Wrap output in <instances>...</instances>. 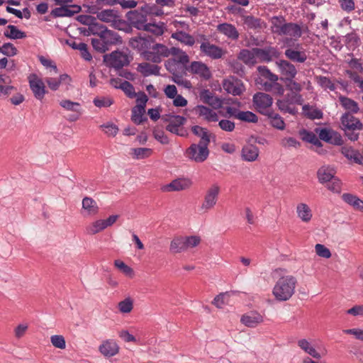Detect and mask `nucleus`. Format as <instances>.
Listing matches in <instances>:
<instances>
[{
  "mask_svg": "<svg viewBox=\"0 0 363 363\" xmlns=\"http://www.w3.org/2000/svg\"><path fill=\"white\" fill-rule=\"evenodd\" d=\"M94 34L99 35L100 38L92 39L91 45L96 50L100 52H105L108 50V45L115 43L117 40V33L108 30L105 26L96 30Z\"/></svg>",
  "mask_w": 363,
  "mask_h": 363,
  "instance_id": "nucleus-2",
  "label": "nucleus"
},
{
  "mask_svg": "<svg viewBox=\"0 0 363 363\" xmlns=\"http://www.w3.org/2000/svg\"><path fill=\"white\" fill-rule=\"evenodd\" d=\"M160 67L147 62L140 63L138 66V71L144 77H148L150 75L159 76L160 75Z\"/></svg>",
  "mask_w": 363,
  "mask_h": 363,
  "instance_id": "nucleus-32",
  "label": "nucleus"
},
{
  "mask_svg": "<svg viewBox=\"0 0 363 363\" xmlns=\"http://www.w3.org/2000/svg\"><path fill=\"white\" fill-rule=\"evenodd\" d=\"M342 199L345 203L353 206L355 209L363 211V201L355 195L345 193L342 194Z\"/></svg>",
  "mask_w": 363,
  "mask_h": 363,
  "instance_id": "nucleus-43",
  "label": "nucleus"
},
{
  "mask_svg": "<svg viewBox=\"0 0 363 363\" xmlns=\"http://www.w3.org/2000/svg\"><path fill=\"white\" fill-rule=\"evenodd\" d=\"M275 64L280 75L279 79L283 82L296 77L298 70L291 62L287 60H279Z\"/></svg>",
  "mask_w": 363,
  "mask_h": 363,
  "instance_id": "nucleus-11",
  "label": "nucleus"
},
{
  "mask_svg": "<svg viewBox=\"0 0 363 363\" xmlns=\"http://www.w3.org/2000/svg\"><path fill=\"white\" fill-rule=\"evenodd\" d=\"M151 8L145 5L140 10L130 11L126 13L127 20L138 30H148L151 26H147V14L150 13Z\"/></svg>",
  "mask_w": 363,
  "mask_h": 363,
  "instance_id": "nucleus-3",
  "label": "nucleus"
},
{
  "mask_svg": "<svg viewBox=\"0 0 363 363\" xmlns=\"http://www.w3.org/2000/svg\"><path fill=\"white\" fill-rule=\"evenodd\" d=\"M154 43V39L150 35L141 36L138 35L130 39L129 45L135 50L140 52L141 56L143 57L145 52H148L150 49L151 45Z\"/></svg>",
  "mask_w": 363,
  "mask_h": 363,
  "instance_id": "nucleus-14",
  "label": "nucleus"
},
{
  "mask_svg": "<svg viewBox=\"0 0 363 363\" xmlns=\"http://www.w3.org/2000/svg\"><path fill=\"white\" fill-rule=\"evenodd\" d=\"M194 113L199 117H203L208 122L218 121L217 113L203 105H197L194 108Z\"/></svg>",
  "mask_w": 363,
  "mask_h": 363,
  "instance_id": "nucleus-28",
  "label": "nucleus"
},
{
  "mask_svg": "<svg viewBox=\"0 0 363 363\" xmlns=\"http://www.w3.org/2000/svg\"><path fill=\"white\" fill-rule=\"evenodd\" d=\"M259 148L254 145L247 144L243 146L241 157L244 161L255 162L259 157Z\"/></svg>",
  "mask_w": 363,
  "mask_h": 363,
  "instance_id": "nucleus-30",
  "label": "nucleus"
},
{
  "mask_svg": "<svg viewBox=\"0 0 363 363\" xmlns=\"http://www.w3.org/2000/svg\"><path fill=\"white\" fill-rule=\"evenodd\" d=\"M133 308V302L130 298H126L118 303V309L123 313H130Z\"/></svg>",
  "mask_w": 363,
  "mask_h": 363,
  "instance_id": "nucleus-61",
  "label": "nucleus"
},
{
  "mask_svg": "<svg viewBox=\"0 0 363 363\" xmlns=\"http://www.w3.org/2000/svg\"><path fill=\"white\" fill-rule=\"evenodd\" d=\"M360 39L357 33H350L345 35V45L349 50H354L359 46Z\"/></svg>",
  "mask_w": 363,
  "mask_h": 363,
  "instance_id": "nucleus-51",
  "label": "nucleus"
},
{
  "mask_svg": "<svg viewBox=\"0 0 363 363\" xmlns=\"http://www.w3.org/2000/svg\"><path fill=\"white\" fill-rule=\"evenodd\" d=\"M272 101L271 96L263 92H258L253 96V104L256 110L263 115L272 111L269 108Z\"/></svg>",
  "mask_w": 363,
  "mask_h": 363,
  "instance_id": "nucleus-13",
  "label": "nucleus"
},
{
  "mask_svg": "<svg viewBox=\"0 0 363 363\" xmlns=\"http://www.w3.org/2000/svg\"><path fill=\"white\" fill-rule=\"evenodd\" d=\"M82 208L89 216H94L99 212V206L96 202L90 197H84L82 200Z\"/></svg>",
  "mask_w": 363,
  "mask_h": 363,
  "instance_id": "nucleus-41",
  "label": "nucleus"
},
{
  "mask_svg": "<svg viewBox=\"0 0 363 363\" xmlns=\"http://www.w3.org/2000/svg\"><path fill=\"white\" fill-rule=\"evenodd\" d=\"M99 350L104 357H111L118 353L119 346L115 340L108 339L102 342Z\"/></svg>",
  "mask_w": 363,
  "mask_h": 363,
  "instance_id": "nucleus-22",
  "label": "nucleus"
},
{
  "mask_svg": "<svg viewBox=\"0 0 363 363\" xmlns=\"http://www.w3.org/2000/svg\"><path fill=\"white\" fill-rule=\"evenodd\" d=\"M303 102V99L301 94H291L288 93L282 99H278L276 104L279 110L282 113H288L294 116L298 113V109L295 105H301Z\"/></svg>",
  "mask_w": 363,
  "mask_h": 363,
  "instance_id": "nucleus-4",
  "label": "nucleus"
},
{
  "mask_svg": "<svg viewBox=\"0 0 363 363\" xmlns=\"http://www.w3.org/2000/svg\"><path fill=\"white\" fill-rule=\"evenodd\" d=\"M237 119L241 121L253 123H255L258 121V117L257 115L249 111H240V113H238Z\"/></svg>",
  "mask_w": 363,
  "mask_h": 363,
  "instance_id": "nucleus-54",
  "label": "nucleus"
},
{
  "mask_svg": "<svg viewBox=\"0 0 363 363\" xmlns=\"http://www.w3.org/2000/svg\"><path fill=\"white\" fill-rule=\"evenodd\" d=\"M203 40L200 45L201 53L213 60H218L223 57L225 55V52L220 47L211 44L205 35H203Z\"/></svg>",
  "mask_w": 363,
  "mask_h": 363,
  "instance_id": "nucleus-12",
  "label": "nucleus"
},
{
  "mask_svg": "<svg viewBox=\"0 0 363 363\" xmlns=\"http://www.w3.org/2000/svg\"><path fill=\"white\" fill-rule=\"evenodd\" d=\"M303 111L304 115L310 119H320L323 115L320 109L311 107L309 105H304Z\"/></svg>",
  "mask_w": 363,
  "mask_h": 363,
  "instance_id": "nucleus-49",
  "label": "nucleus"
},
{
  "mask_svg": "<svg viewBox=\"0 0 363 363\" xmlns=\"http://www.w3.org/2000/svg\"><path fill=\"white\" fill-rule=\"evenodd\" d=\"M82 7L79 5H68V6H59L52 9L50 16L52 18L72 17L81 11Z\"/></svg>",
  "mask_w": 363,
  "mask_h": 363,
  "instance_id": "nucleus-20",
  "label": "nucleus"
},
{
  "mask_svg": "<svg viewBox=\"0 0 363 363\" xmlns=\"http://www.w3.org/2000/svg\"><path fill=\"white\" fill-rule=\"evenodd\" d=\"M171 37L172 38L175 39L182 44L188 46H192L195 43V39L194 36L184 30H177L172 34Z\"/></svg>",
  "mask_w": 363,
  "mask_h": 363,
  "instance_id": "nucleus-36",
  "label": "nucleus"
},
{
  "mask_svg": "<svg viewBox=\"0 0 363 363\" xmlns=\"http://www.w3.org/2000/svg\"><path fill=\"white\" fill-rule=\"evenodd\" d=\"M118 18V11L114 9L101 10L97 17L99 20L105 23H116Z\"/></svg>",
  "mask_w": 363,
  "mask_h": 363,
  "instance_id": "nucleus-37",
  "label": "nucleus"
},
{
  "mask_svg": "<svg viewBox=\"0 0 363 363\" xmlns=\"http://www.w3.org/2000/svg\"><path fill=\"white\" fill-rule=\"evenodd\" d=\"M284 55L289 61L295 63H304L308 59L306 51L300 43L294 46L286 45Z\"/></svg>",
  "mask_w": 363,
  "mask_h": 363,
  "instance_id": "nucleus-10",
  "label": "nucleus"
},
{
  "mask_svg": "<svg viewBox=\"0 0 363 363\" xmlns=\"http://www.w3.org/2000/svg\"><path fill=\"white\" fill-rule=\"evenodd\" d=\"M244 27L248 30H258L265 28L264 22L252 15H241Z\"/></svg>",
  "mask_w": 363,
  "mask_h": 363,
  "instance_id": "nucleus-24",
  "label": "nucleus"
},
{
  "mask_svg": "<svg viewBox=\"0 0 363 363\" xmlns=\"http://www.w3.org/2000/svg\"><path fill=\"white\" fill-rule=\"evenodd\" d=\"M60 105L65 109L70 111H77L81 109V105L78 102H74L70 100H62Z\"/></svg>",
  "mask_w": 363,
  "mask_h": 363,
  "instance_id": "nucleus-63",
  "label": "nucleus"
},
{
  "mask_svg": "<svg viewBox=\"0 0 363 363\" xmlns=\"http://www.w3.org/2000/svg\"><path fill=\"white\" fill-rule=\"evenodd\" d=\"M45 81L50 89L56 91L58 89L61 83H69L71 81V79L69 75L63 74H60L59 78L47 77Z\"/></svg>",
  "mask_w": 363,
  "mask_h": 363,
  "instance_id": "nucleus-39",
  "label": "nucleus"
},
{
  "mask_svg": "<svg viewBox=\"0 0 363 363\" xmlns=\"http://www.w3.org/2000/svg\"><path fill=\"white\" fill-rule=\"evenodd\" d=\"M296 213L298 217L305 223L309 222L313 216L311 209L304 203H301L297 205Z\"/></svg>",
  "mask_w": 363,
  "mask_h": 363,
  "instance_id": "nucleus-38",
  "label": "nucleus"
},
{
  "mask_svg": "<svg viewBox=\"0 0 363 363\" xmlns=\"http://www.w3.org/2000/svg\"><path fill=\"white\" fill-rule=\"evenodd\" d=\"M327 188L333 193L339 194L341 191V181L335 177L332 180L328 182Z\"/></svg>",
  "mask_w": 363,
  "mask_h": 363,
  "instance_id": "nucleus-64",
  "label": "nucleus"
},
{
  "mask_svg": "<svg viewBox=\"0 0 363 363\" xmlns=\"http://www.w3.org/2000/svg\"><path fill=\"white\" fill-rule=\"evenodd\" d=\"M164 120L168 122L166 130L172 133L181 137L188 135V131L184 128L186 118L179 115H167Z\"/></svg>",
  "mask_w": 363,
  "mask_h": 363,
  "instance_id": "nucleus-7",
  "label": "nucleus"
},
{
  "mask_svg": "<svg viewBox=\"0 0 363 363\" xmlns=\"http://www.w3.org/2000/svg\"><path fill=\"white\" fill-rule=\"evenodd\" d=\"M336 174L335 168L332 165H323L317 171L319 183L324 184L332 180Z\"/></svg>",
  "mask_w": 363,
  "mask_h": 363,
  "instance_id": "nucleus-23",
  "label": "nucleus"
},
{
  "mask_svg": "<svg viewBox=\"0 0 363 363\" xmlns=\"http://www.w3.org/2000/svg\"><path fill=\"white\" fill-rule=\"evenodd\" d=\"M298 345L313 357L316 359H320L321 357L320 354L311 345V344L306 339L298 340Z\"/></svg>",
  "mask_w": 363,
  "mask_h": 363,
  "instance_id": "nucleus-48",
  "label": "nucleus"
},
{
  "mask_svg": "<svg viewBox=\"0 0 363 363\" xmlns=\"http://www.w3.org/2000/svg\"><path fill=\"white\" fill-rule=\"evenodd\" d=\"M170 55H172L173 57L172 59L176 64H181L185 68L187 67L186 65L189 62V57L184 51L178 48L172 47L170 48Z\"/></svg>",
  "mask_w": 363,
  "mask_h": 363,
  "instance_id": "nucleus-33",
  "label": "nucleus"
},
{
  "mask_svg": "<svg viewBox=\"0 0 363 363\" xmlns=\"http://www.w3.org/2000/svg\"><path fill=\"white\" fill-rule=\"evenodd\" d=\"M104 61L106 65L119 69L130 63V56L125 51H113L109 55L104 56Z\"/></svg>",
  "mask_w": 363,
  "mask_h": 363,
  "instance_id": "nucleus-8",
  "label": "nucleus"
},
{
  "mask_svg": "<svg viewBox=\"0 0 363 363\" xmlns=\"http://www.w3.org/2000/svg\"><path fill=\"white\" fill-rule=\"evenodd\" d=\"M192 182L189 178H178L173 180L168 184L164 185L161 189L164 192L179 191L189 189Z\"/></svg>",
  "mask_w": 363,
  "mask_h": 363,
  "instance_id": "nucleus-18",
  "label": "nucleus"
},
{
  "mask_svg": "<svg viewBox=\"0 0 363 363\" xmlns=\"http://www.w3.org/2000/svg\"><path fill=\"white\" fill-rule=\"evenodd\" d=\"M317 83L325 89H330L334 91L335 89V85L333 82L325 76H317L315 77Z\"/></svg>",
  "mask_w": 363,
  "mask_h": 363,
  "instance_id": "nucleus-56",
  "label": "nucleus"
},
{
  "mask_svg": "<svg viewBox=\"0 0 363 363\" xmlns=\"http://www.w3.org/2000/svg\"><path fill=\"white\" fill-rule=\"evenodd\" d=\"M257 71L260 77L264 79H268L269 82H277L279 79L278 75L272 73L266 66H259Z\"/></svg>",
  "mask_w": 363,
  "mask_h": 363,
  "instance_id": "nucleus-55",
  "label": "nucleus"
},
{
  "mask_svg": "<svg viewBox=\"0 0 363 363\" xmlns=\"http://www.w3.org/2000/svg\"><path fill=\"white\" fill-rule=\"evenodd\" d=\"M66 43L74 50H79L82 57L86 61L92 59L91 55L88 51L87 45L84 43H77L74 40H68Z\"/></svg>",
  "mask_w": 363,
  "mask_h": 363,
  "instance_id": "nucleus-34",
  "label": "nucleus"
},
{
  "mask_svg": "<svg viewBox=\"0 0 363 363\" xmlns=\"http://www.w3.org/2000/svg\"><path fill=\"white\" fill-rule=\"evenodd\" d=\"M301 135L302 136L303 140L311 143L318 147H321L323 146L320 139L314 133L306 130H303L301 132Z\"/></svg>",
  "mask_w": 363,
  "mask_h": 363,
  "instance_id": "nucleus-47",
  "label": "nucleus"
},
{
  "mask_svg": "<svg viewBox=\"0 0 363 363\" xmlns=\"http://www.w3.org/2000/svg\"><path fill=\"white\" fill-rule=\"evenodd\" d=\"M106 228L103 220H97L86 227V233L89 235H95Z\"/></svg>",
  "mask_w": 363,
  "mask_h": 363,
  "instance_id": "nucleus-50",
  "label": "nucleus"
},
{
  "mask_svg": "<svg viewBox=\"0 0 363 363\" xmlns=\"http://www.w3.org/2000/svg\"><path fill=\"white\" fill-rule=\"evenodd\" d=\"M276 28L275 32L279 35H286L295 38H298L302 35L301 27L294 23H284L283 24H277L274 23Z\"/></svg>",
  "mask_w": 363,
  "mask_h": 363,
  "instance_id": "nucleus-16",
  "label": "nucleus"
},
{
  "mask_svg": "<svg viewBox=\"0 0 363 363\" xmlns=\"http://www.w3.org/2000/svg\"><path fill=\"white\" fill-rule=\"evenodd\" d=\"M200 100L215 109H218L222 107L223 101L216 96L209 89H202L199 92Z\"/></svg>",
  "mask_w": 363,
  "mask_h": 363,
  "instance_id": "nucleus-21",
  "label": "nucleus"
},
{
  "mask_svg": "<svg viewBox=\"0 0 363 363\" xmlns=\"http://www.w3.org/2000/svg\"><path fill=\"white\" fill-rule=\"evenodd\" d=\"M52 345L58 349L63 350L66 347V342L65 337L61 335H54L50 337Z\"/></svg>",
  "mask_w": 363,
  "mask_h": 363,
  "instance_id": "nucleus-62",
  "label": "nucleus"
},
{
  "mask_svg": "<svg viewBox=\"0 0 363 363\" xmlns=\"http://www.w3.org/2000/svg\"><path fill=\"white\" fill-rule=\"evenodd\" d=\"M4 35L6 38L12 40L23 39L26 37L25 32L20 30L18 28L13 25H9Z\"/></svg>",
  "mask_w": 363,
  "mask_h": 363,
  "instance_id": "nucleus-42",
  "label": "nucleus"
},
{
  "mask_svg": "<svg viewBox=\"0 0 363 363\" xmlns=\"http://www.w3.org/2000/svg\"><path fill=\"white\" fill-rule=\"evenodd\" d=\"M77 21L83 25L89 26V29L92 33H95V31L103 28L104 26L99 24L96 22V18L89 15H79L77 17Z\"/></svg>",
  "mask_w": 363,
  "mask_h": 363,
  "instance_id": "nucleus-31",
  "label": "nucleus"
},
{
  "mask_svg": "<svg viewBox=\"0 0 363 363\" xmlns=\"http://www.w3.org/2000/svg\"><path fill=\"white\" fill-rule=\"evenodd\" d=\"M134 156L136 159H144L148 157L152 153V150L146 147H138L132 149Z\"/></svg>",
  "mask_w": 363,
  "mask_h": 363,
  "instance_id": "nucleus-59",
  "label": "nucleus"
},
{
  "mask_svg": "<svg viewBox=\"0 0 363 363\" xmlns=\"http://www.w3.org/2000/svg\"><path fill=\"white\" fill-rule=\"evenodd\" d=\"M28 82L35 98L40 101L43 100L47 93L43 81L36 74H33L29 76Z\"/></svg>",
  "mask_w": 363,
  "mask_h": 363,
  "instance_id": "nucleus-17",
  "label": "nucleus"
},
{
  "mask_svg": "<svg viewBox=\"0 0 363 363\" xmlns=\"http://www.w3.org/2000/svg\"><path fill=\"white\" fill-rule=\"evenodd\" d=\"M339 101L342 107L348 111L347 113L352 112L356 113L359 111V106L356 101L354 100L347 98L346 96H340Z\"/></svg>",
  "mask_w": 363,
  "mask_h": 363,
  "instance_id": "nucleus-45",
  "label": "nucleus"
},
{
  "mask_svg": "<svg viewBox=\"0 0 363 363\" xmlns=\"http://www.w3.org/2000/svg\"><path fill=\"white\" fill-rule=\"evenodd\" d=\"M263 321V316L256 311H250L246 314H244L240 318V322L249 328H255Z\"/></svg>",
  "mask_w": 363,
  "mask_h": 363,
  "instance_id": "nucleus-26",
  "label": "nucleus"
},
{
  "mask_svg": "<svg viewBox=\"0 0 363 363\" xmlns=\"http://www.w3.org/2000/svg\"><path fill=\"white\" fill-rule=\"evenodd\" d=\"M209 144L192 143L184 152L185 157L190 161L202 163L205 162L209 156Z\"/></svg>",
  "mask_w": 363,
  "mask_h": 363,
  "instance_id": "nucleus-5",
  "label": "nucleus"
},
{
  "mask_svg": "<svg viewBox=\"0 0 363 363\" xmlns=\"http://www.w3.org/2000/svg\"><path fill=\"white\" fill-rule=\"evenodd\" d=\"M341 123L344 130H362L363 128V124L361 121L350 113H345L342 116Z\"/></svg>",
  "mask_w": 363,
  "mask_h": 363,
  "instance_id": "nucleus-27",
  "label": "nucleus"
},
{
  "mask_svg": "<svg viewBox=\"0 0 363 363\" xmlns=\"http://www.w3.org/2000/svg\"><path fill=\"white\" fill-rule=\"evenodd\" d=\"M265 116L268 117L270 125L274 128L278 130H284L285 128V122L279 114L274 113L272 110Z\"/></svg>",
  "mask_w": 363,
  "mask_h": 363,
  "instance_id": "nucleus-40",
  "label": "nucleus"
},
{
  "mask_svg": "<svg viewBox=\"0 0 363 363\" xmlns=\"http://www.w3.org/2000/svg\"><path fill=\"white\" fill-rule=\"evenodd\" d=\"M121 89L130 99L136 97L137 93L135 91L133 85L128 81H123L121 86Z\"/></svg>",
  "mask_w": 363,
  "mask_h": 363,
  "instance_id": "nucleus-58",
  "label": "nucleus"
},
{
  "mask_svg": "<svg viewBox=\"0 0 363 363\" xmlns=\"http://www.w3.org/2000/svg\"><path fill=\"white\" fill-rule=\"evenodd\" d=\"M238 58L248 65H253L257 62L254 48L250 50L247 49L242 50L238 55Z\"/></svg>",
  "mask_w": 363,
  "mask_h": 363,
  "instance_id": "nucleus-44",
  "label": "nucleus"
},
{
  "mask_svg": "<svg viewBox=\"0 0 363 363\" xmlns=\"http://www.w3.org/2000/svg\"><path fill=\"white\" fill-rule=\"evenodd\" d=\"M284 83L285 84L286 89L290 91L289 94H300V92L303 89L302 84L296 82L294 79L286 80L284 82Z\"/></svg>",
  "mask_w": 363,
  "mask_h": 363,
  "instance_id": "nucleus-53",
  "label": "nucleus"
},
{
  "mask_svg": "<svg viewBox=\"0 0 363 363\" xmlns=\"http://www.w3.org/2000/svg\"><path fill=\"white\" fill-rule=\"evenodd\" d=\"M0 52L8 57H13L17 54L16 48L11 43H5L0 46Z\"/></svg>",
  "mask_w": 363,
  "mask_h": 363,
  "instance_id": "nucleus-57",
  "label": "nucleus"
},
{
  "mask_svg": "<svg viewBox=\"0 0 363 363\" xmlns=\"http://www.w3.org/2000/svg\"><path fill=\"white\" fill-rule=\"evenodd\" d=\"M217 30L233 40H237L239 38V32L235 26L231 23H223L217 26Z\"/></svg>",
  "mask_w": 363,
  "mask_h": 363,
  "instance_id": "nucleus-29",
  "label": "nucleus"
},
{
  "mask_svg": "<svg viewBox=\"0 0 363 363\" xmlns=\"http://www.w3.org/2000/svg\"><path fill=\"white\" fill-rule=\"evenodd\" d=\"M297 279L292 275L281 276L275 283L272 294L279 301L289 300L295 293Z\"/></svg>",
  "mask_w": 363,
  "mask_h": 363,
  "instance_id": "nucleus-1",
  "label": "nucleus"
},
{
  "mask_svg": "<svg viewBox=\"0 0 363 363\" xmlns=\"http://www.w3.org/2000/svg\"><path fill=\"white\" fill-rule=\"evenodd\" d=\"M169 250L172 253H179L186 250L184 237H176L170 243Z\"/></svg>",
  "mask_w": 363,
  "mask_h": 363,
  "instance_id": "nucleus-46",
  "label": "nucleus"
},
{
  "mask_svg": "<svg viewBox=\"0 0 363 363\" xmlns=\"http://www.w3.org/2000/svg\"><path fill=\"white\" fill-rule=\"evenodd\" d=\"M191 130L194 135L200 138L199 143L210 144L211 133L206 128L196 125Z\"/></svg>",
  "mask_w": 363,
  "mask_h": 363,
  "instance_id": "nucleus-35",
  "label": "nucleus"
},
{
  "mask_svg": "<svg viewBox=\"0 0 363 363\" xmlns=\"http://www.w3.org/2000/svg\"><path fill=\"white\" fill-rule=\"evenodd\" d=\"M256 57L259 58L261 62H269L273 58H278L280 52L277 48L269 46L265 48H254Z\"/></svg>",
  "mask_w": 363,
  "mask_h": 363,
  "instance_id": "nucleus-19",
  "label": "nucleus"
},
{
  "mask_svg": "<svg viewBox=\"0 0 363 363\" xmlns=\"http://www.w3.org/2000/svg\"><path fill=\"white\" fill-rule=\"evenodd\" d=\"M220 191V187L218 184H211L205 191L203 201L200 207L201 210L208 212L213 208L218 200Z\"/></svg>",
  "mask_w": 363,
  "mask_h": 363,
  "instance_id": "nucleus-9",
  "label": "nucleus"
},
{
  "mask_svg": "<svg viewBox=\"0 0 363 363\" xmlns=\"http://www.w3.org/2000/svg\"><path fill=\"white\" fill-rule=\"evenodd\" d=\"M145 111V108H143L142 106L140 107L135 106L132 109V116L131 119L135 124H141L146 118H143L144 113Z\"/></svg>",
  "mask_w": 363,
  "mask_h": 363,
  "instance_id": "nucleus-52",
  "label": "nucleus"
},
{
  "mask_svg": "<svg viewBox=\"0 0 363 363\" xmlns=\"http://www.w3.org/2000/svg\"><path fill=\"white\" fill-rule=\"evenodd\" d=\"M223 89L233 96H239L242 93L243 86L240 80L232 78L225 79L223 83Z\"/></svg>",
  "mask_w": 363,
  "mask_h": 363,
  "instance_id": "nucleus-25",
  "label": "nucleus"
},
{
  "mask_svg": "<svg viewBox=\"0 0 363 363\" xmlns=\"http://www.w3.org/2000/svg\"><path fill=\"white\" fill-rule=\"evenodd\" d=\"M114 265L118 269H120L124 274L132 277L134 275V272L133 269L128 266L125 262L120 259H116L114 262Z\"/></svg>",
  "mask_w": 363,
  "mask_h": 363,
  "instance_id": "nucleus-60",
  "label": "nucleus"
},
{
  "mask_svg": "<svg viewBox=\"0 0 363 363\" xmlns=\"http://www.w3.org/2000/svg\"><path fill=\"white\" fill-rule=\"evenodd\" d=\"M170 56V48L161 43L152 44L148 52H145L143 59L152 63H160L163 58Z\"/></svg>",
  "mask_w": 363,
  "mask_h": 363,
  "instance_id": "nucleus-6",
  "label": "nucleus"
},
{
  "mask_svg": "<svg viewBox=\"0 0 363 363\" xmlns=\"http://www.w3.org/2000/svg\"><path fill=\"white\" fill-rule=\"evenodd\" d=\"M186 69L192 74L197 75L203 80L208 81L212 77L210 68L201 61L191 62Z\"/></svg>",
  "mask_w": 363,
  "mask_h": 363,
  "instance_id": "nucleus-15",
  "label": "nucleus"
}]
</instances>
